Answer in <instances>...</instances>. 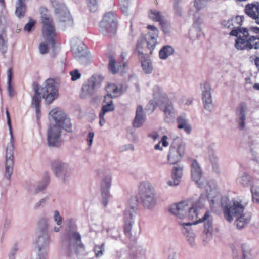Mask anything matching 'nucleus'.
I'll list each match as a JSON object with an SVG mask.
<instances>
[{"label":"nucleus","mask_w":259,"mask_h":259,"mask_svg":"<svg viewBox=\"0 0 259 259\" xmlns=\"http://www.w3.org/2000/svg\"><path fill=\"white\" fill-rule=\"evenodd\" d=\"M109 69L113 74L116 73L119 70V69L117 68L115 66V59L112 56L109 58Z\"/></svg>","instance_id":"a18cd8bd"},{"label":"nucleus","mask_w":259,"mask_h":259,"mask_svg":"<svg viewBox=\"0 0 259 259\" xmlns=\"http://www.w3.org/2000/svg\"><path fill=\"white\" fill-rule=\"evenodd\" d=\"M247 38L249 50L259 49V37L255 36H249Z\"/></svg>","instance_id":"e433bc0d"},{"label":"nucleus","mask_w":259,"mask_h":259,"mask_svg":"<svg viewBox=\"0 0 259 259\" xmlns=\"http://www.w3.org/2000/svg\"><path fill=\"white\" fill-rule=\"evenodd\" d=\"M207 199L208 200L205 194H202L195 201L187 200L173 204L171 205L169 211L177 218L190 221L185 222L186 224L195 225L205 222V228L206 229L211 225V219L209 211H206L202 216V212L205 207Z\"/></svg>","instance_id":"f257e3e1"},{"label":"nucleus","mask_w":259,"mask_h":259,"mask_svg":"<svg viewBox=\"0 0 259 259\" xmlns=\"http://www.w3.org/2000/svg\"><path fill=\"white\" fill-rule=\"evenodd\" d=\"M134 147L133 144H128L121 145L119 147V149L120 152H125L128 150H133Z\"/></svg>","instance_id":"6e6d98bb"},{"label":"nucleus","mask_w":259,"mask_h":259,"mask_svg":"<svg viewBox=\"0 0 259 259\" xmlns=\"http://www.w3.org/2000/svg\"><path fill=\"white\" fill-rule=\"evenodd\" d=\"M145 122V116L143 114L142 107L138 106L137 108L136 116L133 121L134 127L139 128L142 126Z\"/></svg>","instance_id":"bb28decb"},{"label":"nucleus","mask_w":259,"mask_h":259,"mask_svg":"<svg viewBox=\"0 0 259 259\" xmlns=\"http://www.w3.org/2000/svg\"><path fill=\"white\" fill-rule=\"evenodd\" d=\"M239 182L244 186H248L252 182L251 178L247 175H243L239 179Z\"/></svg>","instance_id":"c03bdc74"},{"label":"nucleus","mask_w":259,"mask_h":259,"mask_svg":"<svg viewBox=\"0 0 259 259\" xmlns=\"http://www.w3.org/2000/svg\"><path fill=\"white\" fill-rule=\"evenodd\" d=\"M81 96L84 98L91 97L96 91L88 82L83 84Z\"/></svg>","instance_id":"72a5a7b5"},{"label":"nucleus","mask_w":259,"mask_h":259,"mask_svg":"<svg viewBox=\"0 0 259 259\" xmlns=\"http://www.w3.org/2000/svg\"><path fill=\"white\" fill-rule=\"evenodd\" d=\"M50 124L64 129L68 132L72 131L70 118L66 113L59 108H54L49 112Z\"/></svg>","instance_id":"1a4fd4ad"},{"label":"nucleus","mask_w":259,"mask_h":259,"mask_svg":"<svg viewBox=\"0 0 259 259\" xmlns=\"http://www.w3.org/2000/svg\"><path fill=\"white\" fill-rule=\"evenodd\" d=\"M208 156L209 160L211 161L212 164L213 165H215L218 161V158L215 152L213 150L209 151Z\"/></svg>","instance_id":"8fccbe9b"},{"label":"nucleus","mask_w":259,"mask_h":259,"mask_svg":"<svg viewBox=\"0 0 259 259\" xmlns=\"http://www.w3.org/2000/svg\"><path fill=\"white\" fill-rule=\"evenodd\" d=\"M115 110L113 99L109 96H105L100 112L106 114L107 112H112Z\"/></svg>","instance_id":"a878e982"},{"label":"nucleus","mask_w":259,"mask_h":259,"mask_svg":"<svg viewBox=\"0 0 259 259\" xmlns=\"http://www.w3.org/2000/svg\"><path fill=\"white\" fill-rule=\"evenodd\" d=\"M181 102L182 104L184 105H189L191 104L192 102V99L189 98H183L181 99Z\"/></svg>","instance_id":"774afa93"},{"label":"nucleus","mask_w":259,"mask_h":259,"mask_svg":"<svg viewBox=\"0 0 259 259\" xmlns=\"http://www.w3.org/2000/svg\"><path fill=\"white\" fill-rule=\"evenodd\" d=\"M26 12V6L23 0H18L16 5L15 15L19 18L23 17Z\"/></svg>","instance_id":"7c9ffc66"},{"label":"nucleus","mask_w":259,"mask_h":259,"mask_svg":"<svg viewBox=\"0 0 259 259\" xmlns=\"http://www.w3.org/2000/svg\"><path fill=\"white\" fill-rule=\"evenodd\" d=\"M245 13L256 23L259 20V2H254L249 3L245 6Z\"/></svg>","instance_id":"aec40b11"},{"label":"nucleus","mask_w":259,"mask_h":259,"mask_svg":"<svg viewBox=\"0 0 259 259\" xmlns=\"http://www.w3.org/2000/svg\"><path fill=\"white\" fill-rule=\"evenodd\" d=\"M210 0H194V7L197 10H201L206 8Z\"/></svg>","instance_id":"a19ab883"},{"label":"nucleus","mask_w":259,"mask_h":259,"mask_svg":"<svg viewBox=\"0 0 259 259\" xmlns=\"http://www.w3.org/2000/svg\"><path fill=\"white\" fill-rule=\"evenodd\" d=\"M13 159H6L5 177L9 179L13 171Z\"/></svg>","instance_id":"c9c22d12"},{"label":"nucleus","mask_w":259,"mask_h":259,"mask_svg":"<svg viewBox=\"0 0 259 259\" xmlns=\"http://www.w3.org/2000/svg\"><path fill=\"white\" fill-rule=\"evenodd\" d=\"M112 177L110 174H104L101 183L102 191H109L111 186Z\"/></svg>","instance_id":"c756f323"},{"label":"nucleus","mask_w":259,"mask_h":259,"mask_svg":"<svg viewBox=\"0 0 259 259\" xmlns=\"http://www.w3.org/2000/svg\"><path fill=\"white\" fill-rule=\"evenodd\" d=\"M202 95V100L205 109L210 111L213 107L212 101V97L211 93L203 94Z\"/></svg>","instance_id":"c85d7f7f"},{"label":"nucleus","mask_w":259,"mask_h":259,"mask_svg":"<svg viewBox=\"0 0 259 259\" xmlns=\"http://www.w3.org/2000/svg\"><path fill=\"white\" fill-rule=\"evenodd\" d=\"M136 203L129 205L126 209L124 215V231L126 233L132 232L134 225L137 222Z\"/></svg>","instance_id":"2eb2a0df"},{"label":"nucleus","mask_w":259,"mask_h":259,"mask_svg":"<svg viewBox=\"0 0 259 259\" xmlns=\"http://www.w3.org/2000/svg\"><path fill=\"white\" fill-rule=\"evenodd\" d=\"M180 225L183 228V232L187 238L191 245L195 244V235L191 228V224H186L184 222H180Z\"/></svg>","instance_id":"b1692460"},{"label":"nucleus","mask_w":259,"mask_h":259,"mask_svg":"<svg viewBox=\"0 0 259 259\" xmlns=\"http://www.w3.org/2000/svg\"><path fill=\"white\" fill-rule=\"evenodd\" d=\"M174 53V49L170 46L163 47L159 51V57L164 60L171 55Z\"/></svg>","instance_id":"473e14b6"},{"label":"nucleus","mask_w":259,"mask_h":259,"mask_svg":"<svg viewBox=\"0 0 259 259\" xmlns=\"http://www.w3.org/2000/svg\"><path fill=\"white\" fill-rule=\"evenodd\" d=\"M54 170L57 177L66 182L71 175L72 169L68 164L59 162L54 166Z\"/></svg>","instance_id":"a211bd4d"},{"label":"nucleus","mask_w":259,"mask_h":259,"mask_svg":"<svg viewBox=\"0 0 259 259\" xmlns=\"http://www.w3.org/2000/svg\"><path fill=\"white\" fill-rule=\"evenodd\" d=\"M174 9L175 14L178 17H183L184 15V11L180 6L178 3L174 4Z\"/></svg>","instance_id":"49530a36"},{"label":"nucleus","mask_w":259,"mask_h":259,"mask_svg":"<svg viewBox=\"0 0 259 259\" xmlns=\"http://www.w3.org/2000/svg\"><path fill=\"white\" fill-rule=\"evenodd\" d=\"M107 94L106 96H109L112 99L113 98L116 97L121 94V90L115 84H109L106 88Z\"/></svg>","instance_id":"cd10ccee"},{"label":"nucleus","mask_w":259,"mask_h":259,"mask_svg":"<svg viewBox=\"0 0 259 259\" xmlns=\"http://www.w3.org/2000/svg\"><path fill=\"white\" fill-rule=\"evenodd\" d=\"M153 96L156 104L159 106L164 114V121L172 122L176 117V111L172 103L169 100L163 89L158 86L153 88Z\"/></svg>","instance_id":"423d86ee"},{"label":"nucleus","mask_w":259,"mask_h":259,"mask_svg":"<svg viewBox=\"0 0 259 259\" xmlns=\"http://www.w3.org/2000/svg\"><path fill=\"white\" fill-rule=\"evenodd\" d=\"M148 16L151 20L155 22H160L162 18L161 13L155 9L150 10L148 13Z\"/></svg>","instance_id":"4c0bfd02"},{"label":"nucleus","mask_w":259,"mask_h":259,"mask_svg":"<svg viewBox=\"0 0 259 259\" xmlns=\"http://www.w3.org/2000/svg\"><path fill=\"white\" fill-rule=\"evenodd\" d=\"M178 128L180 130H183L187 134H190L192 127L189 122V120L185 114H181L177 118Z\"/></svg>","instance_id":"393cba45"},{"label":"nucleus","mask_w":259,"mask_h":259,"mask_svg":"<svg viewBox=\"0 0 259 259\" xmlns=\"http://www.w3.org/2000/svg\"><path fill=\"white\" fill-rule=\"evenodd\" d=\"M241 249L243 255V259H252L251 257V249L248 244L246 243H243L241 245Z\"/></svg>","instance_id":"58836bf2"},{"label":"nucleus","mask_w":259,"mask_h":259,"mask_svg":"<svg viewBox=\"0 0 259 259\" xmlns=\"http://www.w3.org/2000/svg\"><path fill=\"white\" fill-rule=\"evenodd\" d=\"M53 219L57 225H61L63 220V218L60 214L58 210H55L54 212Z\"/></svg>","instance_id":"3c124183"},{"label":"nucleus","mask_w":259,"mask_h":259,"mask_svg":"<svg viewBox=\"0 0 259 259\" xmlns=\"http://www.w3.org/2000/svg\"><path fill=\"white\" fill-rule=\"evenodd\" d=\"M69 74L71 76V80L73 81H75L79 79L81 76V73L77 69L71 71L69 73Z\"/></svg>","instance_id":"de8ad7c7"},{"label":"nucleus","mask_w":259,"mask_h":259,"mask_svg":"<svg viewBox=\"0 0 259 259\" xmlns=\"http://www.w3.org/2000/svg\"><path fill=\"white\" fill-rule=\"evenodd\" d=\"M201 94L211 93L210 83L208 81H203L200 84Z\"/></svg>","instance_id":"79ce46f5"},{"label":"nucleus","mask_w":259,"mask_h":259,"mask_svg":"<svg viewBox=\"0 0 259 259\" xmlns=\"http://www.w3.org/2000/svg\"><path fill=\"white\" fill-rule=\"evenodd\" d=\"M42 23V35L45 42H41L39 45V51L41 54L48 52V46L54 44L55 36V30L52 24V21L48 14H44L41 16Z\"/></svg>","instance_id":"0eeeda50"},{"label":"nucleus","mask_w":259,"mask_h":259,"mask_svg":"<svg viewBox=\"0 0 259 259\" xmlns=\"http://www.w3.org/2000/svg\"><path fill=\"white\" fill-rule=\"evenodd\" d=\"M105 114L100 112L99 117L100 118L99 124L100 126H103L106 123V120L104 118Z\"/></svg>","instance_id":"338daca9"},{"label":"nucleus","mask_w":259,"mask_h":259,"mask_svg":"<svg viewBox=\"0 0 259 259\" xmlns=\"http://www.w3.org/2000/svg\"><path fill=\"white\" fill-rule=\"evenodd\" d=\"M48 246V239L45 231L38 228L36 233L35 239L36 259H46Z\"/></svg>","instance_id":"9d476101"},{"label":"nucleus","mask_w":259,"mask_h":259,"mask_svg":"<svg viewBox=\"0 0 259 259\" xmlns=\"http://www.w3.org/2000/svg\"><path fill=\"white\" fill-rule=\"evenodd\" d=\"M80 63L84 65H87L90 63H91L92 61L91 57L90 56L88 55L87 53H83L82 56H80L76 58Z\"/></svg>","instance_id":"37998d69"},{"label":"nucleus","mask_w":259,"mask_h":259,"mask_svg":"<svg viewBox=\"0 0 259 259\" xmlns=\"http://www.w3.org/2000/svg\"><path fill=\"white\" fill-rule=\"evenodd\" d=\"M116 28L117 22L114 14L107 13L99 23V31L103 35L110 36L115 33Z\"/></svg>","instance_id":"f8f14e48"},{"label":"nucleus","mask_w":259,"mask_h":259,"mask_svg":"<svg viewBox=\"0 0 259 259\" xmlns=\"http://www.w3.org/2000/svg\"><path fill=\"white\" fill-rule=\"evenodd\" d=\"M0 50L3 53H5L7 50L5 39L2 36H0Z\"/></svg>","instance_id":"bf43d9fd"},{"label":"nucleus","mask_w":259,"mask_h":259,"mask_svg":"<svg viewBox=\"0 0 259 259\" xmlns=\"http://www.w3.org/2000/svg\"><path fill=\"white\" fill-rule=\"evenodd\" d=\"M102 204L106 206L110 198L109 191H102Z\"/></svg>","instance_id":"603ef678"},{"label":"nucleus","mask_w":259,"mask_h":259,"mask_svg":"<svg viewBox=\"0 0 259 259\" xmlns=\"http://www.w3.org/2000/svg\"><path fill=\"white\" fill-rule=\"evenodd\" d=\"M250 31L251 33L256 34V37H259V27L256 26H251L248 29V31Z\"/></svg>","instance_id":"69168bd1"},{"label":"nucleus","mask_w":259,"mask_h":259,"mask_svg":"<svg viewBox=\"0 0 259 259\" xmlns=\"http://www.w3.org/2000/svg\"><path fill=\"white\" fill-rule=\"evenodd\" d=\"M252 200L254 202L259 204V186L253 184L251 188Z\"/></svg>","instance_id":"ea45409f"},{"label":"nucleus","mask_w":259,"mask_h":259,"mask_svg":"<svg viewBox=\"0 0 259 259\" xmlns=\"http://www.w3.org/2000/svg\"><path fill=\"white\" fill-rule=\"evenodd\" d=\"M104 251L103 245H96L94 248V252L97 257H100L103 254Z\"/></svg>","instance_id":"09e8293b"},{"label":"nucleus","mask_w":259,"mask_h":259,"mask_svg":"<svg viewBox=\"0 0 259 259\" xmlns=\"http://www.w3.org/2000/svg\"><path fill=\"white\" fill-rule=\"evenodd\" d=\"M68 243L66 252L69 255H71L74 253L80 254L84 252V247L81 241V236L78 233L74 231L70 232Z\"/></svg>","instance_id":"4468645a"},{"label":"nucleus","mask_w":259,"mask_h":259,"mask_svg":"<svg viewBox=\"0 0 259 259\" xmlns=\"http://www.w3.org/2000/svg\"><path fill=\"white\" fill-rule=\"evenodd\" d=\"M55 13L59 20L65 23V26H71L73 24L72 19L66 7L63 4L55 2L53 3Z\"/></svg>","instance_id":"f3484780"},{"label":"nucleus","mask_w":259,"mask_h":259,"mask_svg":"<svg viewBox=\"0 0 259 259\" xmlns=\"http://www.w3.org/2000/svg\"><path fill=\"white\" fill-rule=\"evenodd\" d=\"M248 112V105L246 102H243L239 104L236 111L237 116L238 128L243 130L246 124V115Z\"/></svg>","instance_id":"6ab92c4d"},{"label":"nucleus","mask_w":259,"mask_h":259,"mask_svg":"<svg viewBox=\"0 0 259 259\" xmlns=\"http://www.w3.org/2000/svg\"><path fill=\"white\" fill-rule=\"evenodd\" d=\"M71 50L75 58L82 56L85 53V46L80 40L73 39L71 40Z\"/></svg>","instance_id":"4be33fe9"},{"label":"nucleus","mask_w":259,"mask_h":259,"mask_svg":"<svg viewBox=\"0 0 259 259\" xmlns=\"http://www.w3.org/2000/svg\"><path fill=\"white\" fill-rule=\"evenodd\" d=\"M230 35L237 37L234 43V47L237 50H249L247 38L249 33L247 28L236 27L230 32Z\"/></svg>","instance_id":"ddd939ff"},{"label":"nucleus","mask_w":259,"mask_h":259,"mask_svg":"<svg viewBox=\"0 0 259 259\" xmlns=\"http://www.w3.org/2000/svg\"><path fill=\"white\" fill-rule=\"evenodd\" d=\"M103 79V78L101 76L94 75L89 79L88 83L97 90L101 85Z\"/></svg>","instance_id":"2f4dec72"},{"label":"nucleus","mask_w":259,"mask_h":259,"mask_svg":"<svg viewBox=\"0 0 259 259\" xmlns=\"http://www.w3.org/2000/svg\"><path fill=\"white\" fill-rule=\"evenodd\" d=\"M185 150V144L180 138H175L169 149L168 155V162L175 164L179 162L184 155Z\"/></svg>","instance_id":"9b49d317"},{"label":"nucleus","mask_w":259,"mask_h":259,"mask_svg":"<svg viewBox=\"0 0 259 259\" xmlns=\"http://www.w3.org/2000/svg\"><path fill=\"white\" fill-rule=\"evenodd\" d=\"M198 37V35L196 30L192 29L190 31L189 37L191 40H195L197 39Z\"/></svg>","instance_id":"e2e57ef3"},{"label":"nucleus","mask_w":259,"mask_h":259,"mask_svg":"<svg viewBox=\"0 0 259 259\" xmlns=\"http://www.w3.org/2000/svg\"><path fill=\"white\" fill-rule=\"evenodd\" d=\"M139 194L145 209H152L157 204L156 192L152 185L147 181H143L139 185Z\"/></svg>","instance_id":"6e6552de"},{"label":"nucleus","mask_w":259,"mask_h":259,"mask_svg":"<svg viewBox=\"0 0 259 259\" xmlns=\"http://www.w3.org/2000/svg\"><path fill=\"white\" fill-rule=\"evenodd\" d=\"M7 123L9 126L10 129V142L8 143L6 147V159H13V151H14V138L13 136L12 132L11 126V119L10 117L8 111H6Z\"/></svg>","instance_id":"412c9836"},{"label":"nucleus","mask_w":259,"mask_h":259,"mask_svg":"<svg viewBox=\"0 0 259 259\" xmlns=\"http://www.w3.org/2000/svg\"><path fill=\"white\" fill-rule=\"evenodd\" d=\"M211 207H215L221 204L225 219L229 222H232L235 220V223L238 229L243 228L247 225L250 219L249 214L245 212L246 205L239 198H234L230 200L226 196H222L218 203L215 204L209 202Z\"/></svg>","instance_id":"f03ea898"},{"label":"nucleus","mask_w":259,"mask_h":259,"mask_svg":"<svg viewBox=\"0 0 259 259\" xmlns=\"http://www.w3.org/2000/svg\"><path fill=\"white\" fill-rule=\"evenodd\" d=\"M89 8L91 12H95L97 9L98 5L96 0H87Z\"/></svg>","instance_id":"864d4df0"},{"label":"nucleus","mask_w":259,"mask_h":259,"mask_svg":"<svg viewBox=\"0 0 259 259\" xmlns=\"http://www.w3.org/2000/svg\"><path fill=\"white\" fill-rule=\"evenodd\" d=\"M120 8L125 14L128 13V2L127 0H121L120 1Z\"/></svg>","instance_id":"5fc2aeb1"},{"label":"nucleus","mask_w":259,"mask_h":259,"mask_svg":"<svg viewBox=\"0 0 259 259\" xmlns=\"http://www.w3.org/2000/svg\"><path fill=\"white\" fill-rule=\"evenodd\" d=\"M47 197L40 199L37 203H36V204L34 205V208L35 209H37L44 206L47 201Z\"/></svg>","instance_id":"13d9d810"},{"label":"nucleus","mask_w":259,"mask_h":259,"mask_svg":"<svg viewBox=\"0 0 259 259\" xmlns=\"http://www.w3.org/2000/svg\"><path fill=\"white\" fill-rule=\"evenodd\" d=\"M161 144L163 147H166L169 145V142L168 141V137L167 136L164 135L162 136L161 140L159 142Z\"/></svg>","instance_id":"052dcab7"},{"label":"nucleus","mask_w":259,"mask_h":259,"mask_svg":"<svg viewBox=\"0 0 259 259\" xmlns=\"http://www.w3.org/2000/svg\"><path fill=\"white\" fill-rule=\"evenodd\" d=\"M94 137V133L93 132H90L87 136V142L88 145L91 147L92 145L93 139Z\"/></svg>","instance_id":"680f3d73"},{"label":"nucleus","mask_w":259,"mask_h":259,"mask_svg":"<svg viewBox=\"0 0 259 259\" xmlns=\"http://www.w3.org/2000/svg\"><path fill=\"white\" fill-rule=\"evenodd\" d=\"M35 22L32 20H30L28 23H27L24 27V30L27 32H30L32 28L34 26Z\"/></svg>","instance_id":"4d7b16f0"},{"label":"nucleus","mask_w":259,"mask_h":259,"mask_svg":"<svg viewBox=\"0 0 259 259\" xmlns=\"http://www.w3.org/2000/svg\"><path fill=\"white\" fill-rule=\"evenodd\" d=\"M191 176L192 179L197 186L204 189L203 194H205L209 202L212 204L218 203L220 198V192L217 185L213 182H207L203 177L199 164L193 160L191 164Z\"/></svg>","instance_id":"7ed1b4c3"},{"label":"nucleus","mask_w":259,"mask_h":259,"mask_svg":"<svg viewBox=\"0 0 259 259\" xmlns=\"http://www.w3.org/2000/svg\"><path fill=\"white\" fill-rule=\"evenodd\" d=\"M148 32L145 37L140 38L137 45V51L138 52L141 60V65L146 73H151L153 70V65L149 57L144 54L141 49L146 46L150 50H153L157 44L159 35V30L154 26L148 25L147 26Z\"/></svg>","instance_id":"39448f33"},{"label":"nucleus","mask_w":259,"mask_h":259,"mask_svg":"<svg viewBox=\"0 0 259 259\" xmlns=\"http://www.w3.org/2000/svg\"><path fill=\"white\" fill-rule=\"evenodd\" d=\"M171 26L169 23H164L162 25V31L165 33H168L171 31Z\"/></svg>","instance_id":"0e129e2a"},{"label":"nucleus","mask_w":259,"mask_h":259,"mask_svg":"<svg viewBox=\"0 0 259 259\" xmlns=\"http://www.w3.org/2000/svg\"><path fill=\"white\" fill-rule=\"evenodd\" d=\"M243 20V16H238L234 19L223 21L222 22V25L224 27L231 28L233 30L234 29H236V27H240Z\"/></svg>","instance_id":"5701e85b"},{"label":"nucleus","mask_w":259,"mask_h":259,"mask_svg":"<svg viewBox=\"0 0 259 259\" xmlns=\"http://www.w3.org/2000/svg\"><path fill=\"white\" fill-rule=\"evenodd\" d=\"M61 128L50 124L47 131V141L49 146L58 147L61 143Z\"/></svg>","instance_id":"dca6fc26"},{"label":"nucleus","mask_w":259,"mask_h":259,"mask_svg":"<svg viewBox=\"0 0 259 259\" xmlns=\"http://www.w3.org/2000/svg\"><path fill=\"white\" fill-rule=\"evenodd\" d=\"M35 94L33 97L32 105L35 108L37 117L40 114V104L41 98L47 104H51L59 96V88L55 80L52 78L46 79L42 85H36Z\"/></svg>","instance_id":"20e7f679"},{"label":"nucleus","mask_w":259,"mask_h":259,"mask_svg":"<svg viewBox=\"0 0 259 259\" xmlns=\"http://www.w3.org/2000/svg\"><path fill=\"white\" fill-rule=\"evenodd\" d=\"M183 167L182 166L179 165L174 166L171 173L172 179L180 182L183 175Z\"/></svg>","instance_id":"f704fd0d"}]
</instances>
